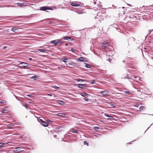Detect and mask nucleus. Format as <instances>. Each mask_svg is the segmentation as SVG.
Returning a JSON list of instances; mask_svg holds the SVG:
<instances>
[{
  "mask_svg": "<svg viewBox=\"0 0 153 153\" xmlns=\"http://www.w3.org/2000/svg\"><path fill=\"white\" fill-rule=\"evenodd\" d=\"M22 148L21 147H18L13 150V152L14 153H19L22 152Z\"/></svg>",
  "mask_w": 153,
  "mask_h": 153,
  "instance_id": "obj_3",
  "label": "nucleus"
},
{
  "mask_svg": "<svg viewBox=\"0 0 153 153\" xmlns=\"http://www.w3.org/2000/svg\"><path fill=\"white\" fill-rule=\"evenodd\" d=\"M84 99L86 101H88V98H86V97L84 98Z\"/></svg>",
  "mask_w": 153,
  "mask_h": 153,
  "instance_id": "obj_31",
  "label": "nucleus"
},
{
  "mask_svg": "<svg viewBox=\"0 0 153 153\" xmlns=\"http://www.w3.org/2000/svg\"><path fill=\"white\" fill-rule=\"evenodd\" d=\"M27 96H28V97H32V96L31 95H27Z\"/></svg>",
  "mask_w": 153,
  "mask_h": 153,
  "instance_id": "obj_38",
  "label": "nucleus"
},
{
  "mask_svg": "<svg viewBox=\"0 0 153 153\" xmlns=\"http://www.w3.org/2000/svg\"><path fill=\"white\" fill-rule=\"evenodd\" d=\"M68 36H65V37H63V39L64 40H68Z\"/></svg>",
  "mask_w": 153,
  "mask_h": 153,
  "instance_id": "obj_23",
  "label": "nucleus"
},
{
  "mask_svg": "<svg viewBox=\"0 0 153 153\" xmlns=\"http://www.w3.org/2000/svg\"><path fill=\"white\" fill-rule=\"evenodd\" d=\"M71 52H74V51H75V50L73 48H71Z\"/></svg>",
  "mask_w": 153,
  "mask_h": 153,
  "instance_id": "obj_32",
  "label": "nucleus"
},
{
  "mask_svg": "<svg viewBox=\"0 0 153 153\" xmlns=\"http://www.w3.org/2000/svg\"><path fill=\"white\" fill-rule=\"evenodd\" d=\"M85 59H86L84 57H81L78 59V61H80L85 62Z\"/></svg>",
  "mask_w": 153,
  "mask_h": 153,
  "instance_id": "obj_10",
  "label": "nucleus"
},
{
  "mask_svg": "<svg viewBox=\"0 0 153 153\" xmlns=\"http://www.w3.org/2000/svg\"><path fill=\"white\" fill-rule=\"evenodd\" d=\"M60 102H61V103H62V102H63V101H60Z\"/></svg>",
  "mask_w": 153,
  "mask_h": 153,
  "instance_id": "obj_46",
  "label": "nucleus"
},
{
  "mask_svg": "<svg viewBox=\"0 0 153 153\" xmlns=\"http://www.w3.org/2000/svg\"><path fill=\"white\" fill-rule=\"evenodd\" d=\"M22 105L25 106L26 108H27V107L28 106V105L26 103H24Z\"/></svg>",
  "mask_w": 153,
  "mask_h": 153,
  "instance_id": "obj_26",
  "label": "nucleus"
},
{
  "mask_svg": "<svg viewBox=\"0 0 153 153\" xmlns=\"http://www.w3.org/2000/svg\"><path fill=\"white\" fill-rule=\"evenodd\" d=\"M124 92L125 93H126V94H131V92L130 91H125Z\"/></svg>",
  "mask_w": 153,
  "mask_h": 153,
  "instance_id": "obj_21",
  "label": "nucleus"
},
{
  "mask_svg": "<svg viewBox=\"0 0 153 153\" xmlns=\"http://www.w3.org/2000/svg\"><path fill=\"white\" fill-rule=\"evenodd\" d=\"M58 44H59V45H61L62 42L61 41V40H59L58 41Z\"/></svg>",
  "mask_w": 153,
  "mask_h": 153,
  "instance_id": "obj_27",
  "label": "nucleus"
},
{
  "mask_svg": "<svg viewBox=\"0 0 153 153\" xmlns=\"http://www.w3.org/2000/svg\"><path fill=\"white\" fill-rule=\"evenodd\" d=\"M102 47L103 49H105L106 48L107 46H102Z\"/></svg>",
  "mask_w": 153,
  "mask_h": 153,
  "instance_id": "obj_36",
  "label": "nucleus"
},
{
  "mask_svg": "<svg viewBox=\"0 0 153 153\" xmlns=\"http://www.w3.org/2000/svg\"><path fill=\"white\" fill-rule=\"evenodd\" d=\"M47 95L50 96H52L53 95H54L53 94H48Z\"/></svg>",
  "mask_w": 153,
  "mask_h": 153,
  "instance_id": "obj_34",
  "label": "nucleus"
},
{
  "mask_svg": "<svg viewBox=\"0 0 153 153\" xmlns=\"http://www.w3.org/2000/svg\"><path fill=\"white\" fill-rule=\"evenodd\" d=\"M57 40H55L51 41L50 42L51 43L55 45L56 46L58 44Z\"/></svg>",
  "mask_w": 153,
  "mask_h": 153,
  "instance_id": "obj_7",
  "label": "nucleus"
},
{
  "mask_svg": "<svg viewBox=\"0 0 153 153\" xmlns=\"http://www.w3.org/2000/svg\"><path fill=\"white\" fill-rule=\"evenodd\" d=\"M24 64L25 65V66H19V67L21 68H23L24 69H28L29 68V65L26 62H20V64L19 65L21 64Z\"/></svg>",
  "mask_w": 153,
  "mask_h": 153,
  "instance_id": "obj_1",
  "label": "nucleus"
},
{
  "mask_svg": "<svg viewBox=\"0 0 153 153\" xmlns=\"http://www.w3.org/2000/svg\"><path fill=\"white\" fill-rule=\"evenodd\" d=\"M70 5L74 7H77L79 6L80 4L78 3L74 2H70Z\"/></svg>",
  "mask_w": 153,
  "mask_h": 153,
  "instance_id": "obj_6",
  "label": "nucleus"
},
{
  "mask_svg": "<svg viewBox=\"0 0 153 153\" xmlns=\"http://www.w3.org/2000/svg\"><path fill=\"white\" fill-rule=\"evenodd\" d=\"M102 44L104 45H105V46H109V44L108 42H103L102 43Z\"/></svg>",
  "mask_w": 153,
  "mask_h": 153,
  "instance_id": "obj_14",
  "label": "nucleus"
},
{
  "mask_svg": "<svg viewBox=\"0 0 153 153\" xmlns=\"http://www.w3.org/2000/svg\"><path fill=\"white\" fill-rule=\"evenodd\" d=\"M61 114V113H59L57 114V115L58 116H61V115H60Z\"/></svg>",
  "mask_w": 153,
  "mask_h": 153,
  "instance_id": "obj_42",
  "label": "nucleus"
},
{
  "mask_svg": "<svg viewBox=\"0 0 153 153\" xmlns=\"http://www.w3.org/2000/svg\"><path fill=\"white\" fill-rule=\"evenodd\" d=\"M39 51H40L41 52H45V51H46V50H45V49H37Z\"/></svg>",
  "mask_w": 153,
  "mask_h": 153,
  "instance_id": "obj_18",
  "label": "nucleus"
},
{
  "mask_svg": "<svg viewBox=\"0 0 153 153\" xmlns=\"http://www.w3.org/2000/svg\"><path fill=\"white\" fill-rule=\"evenodd\" d=\"M61 60L65 62H67V59L65 57H63L61 58Z\"/></svg>",
  "mask_w": 153,
  "mask_h": 153,
  "instance_id": "obj_12",
  "label": "nucleus"
},
{
  "mask_svg": "<svg viewBox=\"0 0 153 153\" xmlns=\"http://www.w3.org/2000/svg\"><path fill=\"white\" fill-rule=\"evenodd\" d=\"M38 120L39 122L41 124L45 127H47L49 125L48 124L47 122L43 121L42 119L39 118L38 119Z\"/></svg>",
  "mask_w": 153,
  "mask_h": 153,
  "instance_id": "obj_2",
  "label": "nucleus"
},
{
  "mask_svg": "<svg viewBox=\"0 0 153 153\" xmlns=\"http://www.w3.org/2000/svg\"><path fill=\"white\" fill-rule=\"evenodd\" d=\"M123 62H125V61L124 60H123Z\"/></svg>",
  "mask_w": 153,
  "mask_h": 153,
  "instance_id": "obj_47",
  "label": "nucleus"
},
{
  "mask_svg": "<svg viewBox=\"0 0 153 153\" xmlns=\"http://www.w3.org/2000/svg\"><path fill=\"white\" fill-rule=\"evenodd\" d=\"M17 29L18 28L17 27H13L12 28L11 30L13 32H15V30H17Z\"/></svg>",
  "mask_w": 153,
  "mask_h": 153,
  "instance_id": "obj_17",
  "label": "nucleus"
},
{
  "mask_svg": "<svg viewBox=\"0 0 153 153\" xmlns=\"http://www.w3.org/2000/svg\"><path fill=\"white\" fill-rule=\"evenodd\" d=\"M84 145H86L88 146V143L86 141H84L83 142Z\"/></svg>",
  "mask_w": 153,
  "mask_h": 153,
  "instance_id": "obj_25",
  "label": "nucleus"
},
{
  "mask_svg": "<svg viewBox=\"0 0 153 153\" xmlns=\"http://www.w3.org/2000/svg\"><path fill=\"white\" fill-rule=\"evenodd\" d=\"M78 87L79 88H85L86 87V86L84 84H79L78 85Z\"/></svg>",
  "mask_w": 153,
  "mask_h": 153,
  "instance_id": "obj_9",
  "label": "nucleus"
},
{
  "mask_svg": "<svg viewBox=\"0 0 153 153\" xmlns=\"http://www.w3.org/2000/svg\"><path fill=\"white\" fill-rule=\"evenodd\" d=\"M22 66H25V65H22Z\"/></svg>",
  "mask_w": 153,
  "mask_h": 153,
  "instance_id": "obj_49",
  "label": "nucleus"
},
{
  "mask_svg": "<svg viewBox=\"0 0 153 153\" xmlns=\"http://www.w3.org/2000/svg\"><path fill=\"white\" fill-rule=\"evenodd\" d=\"M93 129L95 130H98L99 129V128L98 127H94Z\"/></svg>",
  "mask_w": 153,
  "mask_h": 153,
  "instance_id": "obj_22",
  "label": "nucleus"
},
{
  "mask_svg": "<svg viewBox=\"0 0 153 153\" xmlns=\"http://www.w3.org/2000/svg\"><path fill=\"white\" fill-rule=\"evenodd\" d=\"M47 123H50V124H51L53 123V122L51 120L49 119L47 120Z\"/></svg>",
  "mask_w": 153,
  "mask_h": 153,
  "instance_id": "obj_20",
  "label": "nucleus"
},
{
  "mask_svg": "<svg viewBox=\"0 0 153 153\" xmlns=\"http://www.w3.org/2000/svg\"><path fill=\"white\" fill-rule=\"evenodd\" d=\"M40 10H41L45 11L47 10H51L52 9L48 7H42L40 8Z\"/></svg>",
  "mask_w": 153,
  "mask_h": 153,
  "instance_id": "obj_5",
  "label": "nucleus"
},
{
  "mask_svg": "<svg viewBox=\"0 0 153 153\" xmlns=\"http://www.w3.org/2000/svg\"><path fill=\"white\" fill-rule=\"evenodd\" d=\"M84 64H85L84 66L87 68H89L91 67V65L89 64L85 63H84Z\"/></svg>",
  "mask_w": 153,
  "mask_h": 153,
  "instance_id": "obj_11",
  "label": "nucleus"
},
{
  "mask_svg": "<svg viewBox=\"0 0 153 153\" xmlns=\"http://www.w3.org/2000/svg\"><path fill=\"white\" fill-rule=\"evenodd\" d=\"M4 144L3 143H0V147H3V145Z\"/></svg>",
  "mask_w": 153,
  "mask_h": 153,
  "instance_id": "obj_28",
  "label": "nucleus"
},
{
  "mask_svg": "<svg viewBox=\"0 0 153 153\" xmlns=\"http://www.w3.org/2000/svg\"><path fill=\"white\" fill-rule=\"evenodd\" d=\"M52 87L54 88V89H58L59 88V87L55 86H53V87Z\"/></svg>",
  "mask_w": 153,
  "mask_h": 153,
  "instance_id": "obj_29",
  "label": "nucleus"
},
{
  "mask_svg": "<svg viewBox=\"0 0 153 153\" xmlns=\"http://www.w3.org/2000/svg\"><path fill=\"white\" fill-rule=\"evenodd\" d=\"M60 102H61V103H62V102H63V101H60Z\"/></svg>",
  "mask_w": 153,
  "mask_h": 153,
  "instance_id": "obj_45",
  "label": "nucleus"
},
{
  "mask_svg": "<svg viewBox=\"0 0 153 153\" xmlns=\"http://www.w3.org/2000/svg\"><path fill=\"white\" fill-rule=\"evenodd\" d=\"M7 127L8 128H13L14 126V125L12 124H8L7 125Z\"/></svg>",
  "mask_w": 153,
  "mask_h": 153,
  "instance_id": "obj_16",
  "label": "nucleus"
},
{
  "mask_svg": "<svg viewBox=\"0 0 153 153\" xmlns=\"http://www.w3.org/2000/svg\"><path fill=\"white\" fill-rule=\"evenodd\" d=\"M17 4L18 6L20 7H24L26 6V5L24 4L23 3H17Z\"/></svg>",
  "mask_w": 153,
  "mask_h": 153,
  "instance_id": "obj_8",
  "label": "nucleus"
},
{
  "mask_svg": "<svg viewBox=\"0 0 153 153\" xmlns=\"http://www.w3.org/2000/svg\"><path fill=\"white\" fill-rule=\"evenodd\" d=\"M80 81H82V82H84V81H85V80L84 79H80Z\"/></svg>",
  "mask_w": 153,
  "mask_h": 153,
  "instance_id": "obj_37",
  "label": "nucleus"
},
{
  "mask_svg": "<svg viewBox=\"0 0 153 153\" xmlns=\"http://www.w3.org/2000/svg\"><path fill=\"white\" fill-rule=\"evenodd\" d=\"M32 59L31 58H29V60H32Z\"/></svg>",
  "mask_w": 153,
  "mask_h": 153,
  "instance_id": "obj_44",
  "label": "nucleus"
},
{
  "mask_svg": "<svg viewBox=\"0 0 153 153\" xmlns=\"http://www.w3.org/2000/svg\"><path fill=\"white\" fill-rule=\"evenodd\" d=\"M145 108V106H141L140 107L139 109L140 111L142 110Z\"/></svg>",
  "mask_w": 153,
  "mask_h": 153,
  "instance_id": "obj_19",
  "label": "nucleus"
},
{
  "mask_svg": "<svg viewBox=\"0 0 153 153\" xmlns=\"http://www.w3.org/2000/svg\"><path fill=\"white\" fill-rule=\"evenodd\" d=\"M104 115H105V116L106 117H109L112 118V116H110L109 115H108V114H107L106 113Z\"/></svg>",
  "mask_w": 153,
  "mask_h": 153,
  "instance_id": "obj_24",
  "label": "nucleus"
},
{
  "mask_svg": "<svg viewBox=\"0 0 153 153\" xmlns=\"http://www.w3.org/2000/svg\"><path fill=\"white\" fill-rule=\"evenodd\" d=\"M76 80L78 82L80 81V79H77Z\"/></svg>",
  "mask_w": 153,
  "mask_h": 153,
  "instance_id": "obj_39",
  "label": "nucleus"
},
{
  "mask_svg": "<svg viewBox=\"0 0 153 153\" xmlns=\"http://www.w3.org/2000/svg\"><path fill=\"white\" fill-rule=\"evenodd\" d=\"M99 93L105 96L106 95H109L108 94L109 93V92L108 90H106L101 91Z\"/></svg>",
  "mask_w": 153,
  "mask_h": 153,
  "instance_id": "obj_4",
  "label": "nucleus"
},
{
  "mask_svg": "<svg viewBox=\"0 0 153 153\" xmlns=\"http://www.w3.org/2000/svg\"><path fill=\"white\" fill-rule=\"evenodd\" d=\"M79 131V130H75L74 129H72L71 130V131L73 133H78Z\"/></svg>",
  "mask_w": 153,
  "mask_h": 153,
  "instance_id": "obj_15",
  "label": "nucleus"
},
{
  "mask_svg": "<svg viewBox=\"0 0 153 153\" xmlns=\"http://www.w3.org/2000/svg\"><path fill=\"white\" fill-rule=\"evenodd\" d=\"M81 95L82 96L85 97H87L88 95V94L86 93H83L81 94Z\"/></svg>",
  "mask_w": 153,
  "mask_h": 153,
  "instance_id": "obj_13",
  "label": "nucleus"
},
{
  "mask_svg": "<svg viewBox=\"0 0 153 153\" xmlns=\"http://www.w3.org/2000/svg\"><path fill=\"white\" fill-rule=\"evenodd\" d=\"M65 45L66 46H67L68 45V43H66L65 44Z\"/></svg>",
  "mask_w": 153,
  "mask_h": 153,
  "instance_id": "obj_43",
  "label": "nucleus"
},
{
  "mask_svg": "<svg viewBox=\"0 0 153 153\" xmlns=\"http://www.w3.org/2000/svg\"><path fill=\"white\" fill-rule=\"evenodd\" d=\"M29 103H31V102H29Z\"/></svg>",
  "mask_w": 153,
  "mask_h": 153,
  "instance_id": "obj_48",
  "label": "nucleus"
},
{
  "mask_svg": "<svg viewBox=\"0 0 153 153\" xmlns=\"http://www.w3.org/2000/svg\"><path fill=\"white\" fill-rule=\"evenodd\" d=\"M68 39H71L74 40V39L71 37L68 36Z\"/></svg>",
  "mask_w": 153,
  "mask_h": 153,
  "instance_id": "obj_30",
  "label": "nucleus"
},
{
  "mask_svg": "<svg viewBox=\"0 0 153 153\" xmlns=\"http://www.w3.org/2000/svg\"><path fill=\"white\" fill-rule=\"evenodd\" d=\"M7 48V47L5 46H4L3 48V49H6V48Z\"/></svg>",
  "mask_w": 153,
  "mask_h": 153,
  "instance_id": "obj_40",
  "label": "nucleus"
},
{
  "mask_svg": "<svg viewBox=\"0 0 153 153\" xmlns=\"http://www.w3.org/2000/svg\"><path fill=\"white\" fill-rule=\"evenodd\" d=\"M74 64V63L73 62H71V63H69V65H73Z\"/></svg>",
  "mask_w": 153,
  "mask_h": 153,
  "instance_id": "obj_35",
  "label": "nucleus"
},
{
  "mask_svg": "<svg viewBox=\"0 0 153 153\" xmlns=\"http://www.w3.org/2000/svg\"><path fill=\"white\" fill-rule=\"evenodd\" d=\"M5 109H3L2 110V112L4 113V111H5Z\"/></svg>",
  "mask_w": 153,
  "mask_h": 153,
  "instance_id": "obj_41",
  "label": "nucleus"
},
{
  "mask_svg": "<svg viewBox=\"0 0 153 153\" xmlns=\"http://www.w3.org/2000/svg\"><path fill=\"white\" fill-rule=\"evenodd\" d=\"M95 82V80H93L92 81L91 84H94Z\"/></svg>",
  "mask_w": 153,
  "mask_h": 153,
  "instance_id": "obj_33",
  "label": "nucleus"
}]
</instances>
